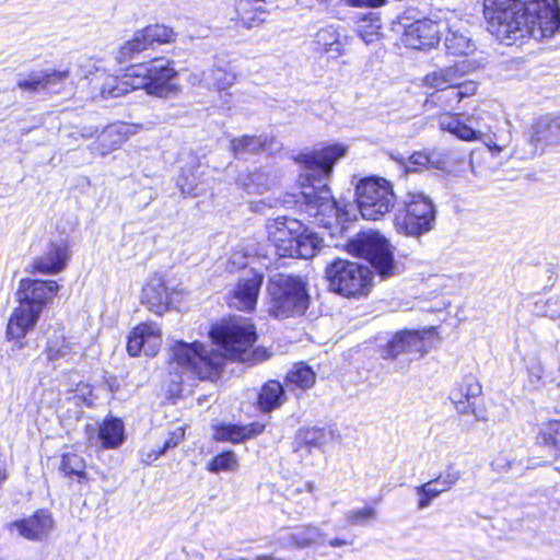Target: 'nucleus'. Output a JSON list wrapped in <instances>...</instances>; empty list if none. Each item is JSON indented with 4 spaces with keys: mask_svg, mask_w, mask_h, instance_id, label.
I'll list each match as a JSON object with an SVG mask.
<instances>
[{
    "mask_svg": "<svg viewBox=\"0 0 560 560\" xmlns=\"http://www.w3.org/2000/svg\"><path fill=\"white\" fill-rule=\"evenodd\" d=\"M262 282L264 275L261 272L255 269L246 270L231 291L230 305L240 311H254Z\"/></svg>",
    "mask_w": 560,
    "mask_h": 560,
    "instance_id": "11",
    "label": "nucleus"
},
{
    "mask_svg": "<svg viewBox=\"0 0 560 560\" xmlns=\"http://www.w3.org/2000/svg\"><path fill=\"white\" fill-rule=\"evenodd\" d=\"M184 436H185V428L184 427L176 428L173 432H171L170 436L167 438V440L164 443L163 448L166 451L170 447L177 446L184 440Z\"/></svg>",
    "mask_w": 560,
    "mask_h": 560,
    "instance_id": "57",
    "label": "nucleus"
},
{
    "mask_svg": "<svg viewBox=\"0 0 560 560\" xmlns=\"http://www.w3.org/2000/svg\"><path fill=\"white\" fill-rule=\"evenodd\" d=\"M235 21L245 28H253L261 25L267 18L264 3L250 0H235Z\"/></svg>",
    "mask_w": 560,
    "mask_h": 560,
    "instance_id": "28",
    "label": "nucleus"
},
{
    "mask_svg": "<svg viewBox=\"0 0 560 560\" xmlns=\"http://www.w3.org/2000/svg\"><path fill=\"white\" fill-rule=\"evenodd\" d=\"M463 77L464 72L458 65L436 68L422 78L421 85L439 94V92H444L448 88L456 85L457 81L463 79Z\"/></svg>",
    "mask_w": 560,
    "mask_h": 560,
    "instance_id": "27",
    "label": "nucleus"
},
{
    "mask_svg": "<svg viewBox=\"0 0 560 560\" xmlns=\"http://www.w3.org/2000/svg\"><path fill=\"white\" fill-rule=\"evenodd\" d=\"M359 36L366 44H372L381 37V23L377 18L364 19L358 28Z\"/></svg>",
    "mask_w": 560,
    "mask_h": 560,
    "instance_id": "49",
    "label": "nucleus"
},
{
    "mask_svg": "<svg viewBox=\"0 0 560 560\" xmlns=\"http://www.w3.org/2000/svg\"><path fill=\"white\" fill-rule=\"evenodd\" d=\"M238 467L235 454L231 451L217 455L208 465L211 472L234 471Z\"/></svg>",
    "mask_w": 560,
    "mask_h": 560,
    "instance_id": "48",
    "label": "nucleus"
},
{
    "mask_svg": "<svg viewBox=\"0 0 560 560\" xmlns=\"http://www.w3.org/2000/svg\"><path fill=\"white\" fill-rule=\"evenodd\" d=\"M130 77L133 78V89H143L150 95L170 97L180 92L178 72L172 61L164 58L132 66Z\"/></svg>",
    "mask_w": 560,
    "mask_h": 560,
    "instance_id": "5",
    "label": "nucleus"
},
{
    "mask_svg": "<svg viewBox=\"0 0 560 560\" xmlns=\"http://www.w3.org/2000/svg\"><path fill=\"white\" fill-rule=\"evenodd\" d=\"M59 290L60 285L55 280L23 278L20 280L16 296L18 301L37 306V310L43 312L57 296Z\"/></svg>",
    "mask_w": 560,
    "mask_h": 560,
    "instance_id": "13",
    "label": "nucleus"
},
{
    "mask_svg": "<svg viewBox=\"0 0 560 560\" xmlns=\"http://www.w3.org/2000/svg\"><path fill=\"white\" fill-rule=\"evenodd\" d=\"M430 164V158L424 152L413 153L408 161L407 171L416 172L419 167H425Z\"/></svg>",
    "mask_w": 560,
    "mask_h": 560,
    "instance_id": "55",
    "label": "nucleus"
},
{
    "mask_svg": "<svg viewBox=\"0 0 560 560\" xmlns=\"http://www.w3.org/2000/svg\"><path fill=\"white\" fill-rule=\"evenodd\" d=\"M164 452H165V450L163 447L159 448V450H151V451L142 450L140 452L141 462L144 464H151L152 462L158 459Z\"/></svg>",
    "mask_w": 560,
    "mask_h": 560,
    "instance_id": "59",
    "label": "nucleus"
},
{
    "mask_svg": "<svg viewBox=\"0 0 560 560\" xmlns=\"http://www.w3.org/2000/svg\"><path fill=\"white\" fill-rule=\"evenodd\" d=\"M266 143L267 139L261 136H242L231 141V150L236 156H243L261 151Z\"/></svg>",
    "mask_w": 560,
    "mask_h": 560,
    "instance_id": "39",
    "label": "nucleus"
},
{
    "mask_svg": "<svg viewBox=\"0 0 560 560\" xmlns=\"http://www.w3.org/2000/svg\"><path fill=\"white\" fill-rule=\"evenodd\" d=\"M264 429L265 425L260 423H252L245 427L226 424L217 428L214 438L218 441L238 443L243 440L250 439L260 434Z\"/></svg>",
    "mask_w": 560,
    "mask_h": 560,
    "instance_id": "31",
    "label": "nucleus"
},
{
    "mask_svg": "<svg viewBox=\"0 0 560 560\" xmlns=\"http://www.w3.org/2000/svg\"><path fill=\"white\" fill-rule=\"evenodd\" d=\"M162 346V331L154 323H143L136 326L128 336L127 351L131 357L143 353L154 357Z\"/></svg>",
    "mask_w": 560,
    "mask_h": 560,
    "instance_id": "15",
    "label": "nucleus"
},
{
    "mask_svg": "<svg viewBox=\"0 0 560 560\" xmlns=\"http://www.w3.org/2000/svg\"><path fill=\"white\" fill-rule=\"evenodd\" d=\"M349 7H369L377 8L385 3L386 0H342Z\"/></svg>",
    "mask_w": 560,
    "mask_h": 560,
    "instance_id": "58",
    "label": "nucleus"
},
{
    "mask_svg": "<svg viewBox=\"0 0 560 560\" xmlns=\"http://www.w3.org/2000/svg\"><path fill=\"white\" fill-rule=\"evenodd\" d=\"M486 147L488 150L492 153V155H498L499 153L503 152L506 148L505 144H499L497 142H493L492 140L485 141Z\"/></svg>",
    "mask_w": 560,
    "mask_h": 560,
    "instance_id": "61",
    "label": "nucleus"
},
{
    "mask_svg": "<svg viewBox=\"0 0 560 560\" xmlns=\"http://www.w3.org/2000/svg\"><path fill=\"white\" fill-rule=\"evenodd\" d=\"M359 211L365 220H378L390 212L396 196L389 180L380 176L360 179L355 187Z\"/></svg>",
    "mask_w": 560,
    "mask_h": 560,
    "instance_id": "6",
    "label": "nucleus"
},
{
    "mask_svg": "<svg viewBox=\"0 0 560 560\" xmlns=\"http://www.w3.org/2000/svg\"><path fill=\"white\" fill-rule=\"evenodd\" d=\"M316 375L313 370L304 364H295L287 375V382L302 389L311 388L315 383Z\"/></svg>",
    "mask_w": 560,
    "mask_h": 560,
    "instance_id": "44",
    "label": "nucleus"
},
{
    "mask_svg": "<svg viewBox=\"0 0 560 560\" xmlns=\"http://www.w3.org/2000/svg\"><path fill=\"white\" fill-rule=\"evenodd\" d=\"M69 259L68 242L65 240L51 242L43 255L34 259L32 270L45 275H56L67 267Z\"/></svg>",
    "mask_w": 560,
    "mask_h": 560,
    "instance_id": "20",
    "label": "nucleus"
},
{
    "mask_svg": "<svg viewBox=\"0 0 560 560\" xmlns=\"http://www.w3.org/2000/svg\"><path fill=\"white\" fill-rule=\"evenodd\" d=\"M42 70L33 71L25 75H20L16 85L24 91L38 92L44 91Z\"/></svg>",
    "mask_w": 560,
    "mask_h": 560,
    "instance_id": "50",
    "label": "nucleus"
},
{
    "mask_svg": "<svg viewBox=\"0 0 560 560\" xmlns=\"http://www.w3.org/2000/svg\"><path fill=\"white\" fill-rule=\"evenodd\" d=\"M453 88H457V95H459V98H462V101L466 97L475 95L477 92V84L475 82L462 81V79L458 80L457 84L454 85Z\"/></svg>",
    "mask_w": 560,
    "mask_h": 560,
    "instance_id": "56",
    "label": "nucleus"
},
{
    "mask_svg": "<svg viewBox=\"0 0 560 560\" xmlns=\"http://www.w3.org/2000/svg\"><path fill=\"white\" fill-rule=\"evenodd\" d=\"M345 545H347V541L343 539H339V538H334L329 541V546H331V547H341Z\"/></svg>",
    "mask_w": 560,
    "mask_h": 560,
    "instance_id": "63",
    "label": "nucleus"
},
{
    "mask_svg": "<svg viewBox=\"0 0 560 560\" xmlns=\"http://www.w3.org/2000/svg\"><path fill=\"white\" fill-rule=\"evenodd\" d=\"M527 13L539 20L544 27L536 35L558 34L560 32V7L558 0H520Z\"/></svg>",
    "mask_w": 560,
    "mask_h": 560,
    "instance_id": "18",
    "label": "nucleus"
},
{
    "mask_svg": "<svg viewBox=\"0 0 560 560\" xmlns=\"http://www.w3.org/2000/svg\"><path fill=\"white\" fill-rule=\"evenodd\" d=\"M346 153L345 145L331 144L301 156L305 173L301 175V191L294 195L298 198L295 202L310 222L326 229L339 224L340 210L325 180L334 164Z\"/></svg>",
    "mask_w": 560,
    "mask_h": 560,
    "instance_id": "2",
    "label": "nucleus"
},
{
    "mask_svg": "<svg viewBox=\"0 0 560 560\" xmlns=\"http://www.w3.org/2000/svg\"><path fill=\"white\" fill-rule=\"evenodd\" d=\"M335 439L334 430L329 428H306L299 431V440L307 447L323 451Z\"/></svg>",
    "mask_w": 560,
    "mask_h": 560,
    "instance_id": "33",
    "label": "nucleus"
},
{
    "mask_svg": "<svg viewBox=\"0 0 560 560\" xmlns=\"http://www.w3.org/2000/svg\"><path fill=\"white\" fill-rule=\"evenodd\" d=\"M236 78L237 74L232 68L215 66L209 71L206 80L213 89L225 91L235 83Z\"/></svg>",
    "mask_w": 560,
    "mask_h": 560,
    "instance_id": "40",
    "label": "nucleus"
},
{
    "mask_svg": "<svg viewBox=\"0 0 560 560\" xmlns=\"http://www.w3.org/2000/svg\"><path fill=\"white\" fill-rule=\"evenodd\" d=\"M97 132V129L95 127H89V128H84L81 132V137L83 139H90L92 138L94 135H96Z\"/></svg>",
    "mask_w": 560,
    "mask_h": 560,
    "instance_id": "62",
    "label": "nucleus"
},
{
    "mask_svg": "<svg viewBox=\"0 0 560 560\" xmlns=\"http://www.w3.org/2000/svg\"><path fill=\"white\" fill-rule=\"evenodd\" d=\"M198 166L199 164H196L189 170H183L177 178L176 185L184 196L197 197L205 191Z\"/></svg>",
    "mask_w": 560,
    "mask_h": 560,
    "instance_id": "37",
    "label": "nucleus"
},
{
    "mask_svg": "<svg viewBox=\"0 0 560 560\" xmlns=\"http://www.w3.org/2000/svg\"><path fill=\"white\" fill-rule=\"evenodd\" d=\"M98 438L105 448H115L125 440V427L120 419L109 418L100 425Z\"/></svg>",
    "mask_w": 560,
    "mask_h": 560,
    "instance_id": "32",
    "label": "nucleus"
},
{
    "mask_svg": "<svg viewBox=\"0 0 560 560\" xmlns=\"http://www.w3.org/2000/svg\"><path fill=\"white\" fill-rule=\"evenodd\" d=\"M7 527L11 533L16 530L25 539L43 540L51 533L54 521L48 511L39 510L30 517L9 523Z\"/></svg>",
    "mask_w": 560,
    "mask_h": 560,
    "instance_id": "19",
    "label": "nucleus"
},
{
    "mask_svg": "<svg viewBox=\"0 0 560 560\" xmlns=\"http://www.w3.org/2000/svg\"><path fill=\"white\" fill-rule=\"evenodd\" d=\"M483 15L487 30L500 42L512 45L525 37L536 40L550 38L556 34L536 35L544 24L529 15L520 0H483Z\"/></svg>",
    "mask_w": 560,
    "mask_h": 560,
    "instance_id": "3",
    "label": "nucleus"
},
{
    "mask_svg": "<svg viewBox=\"0 0 560 560\" xmlns=\"http://www.w3.org/2000/svg\"><path fill=\"white\" fill-rule=\"evenodd\" d=\"M19 305L13 310L8 327L7 335L11 339H22L36 326L42 311L37 306H31L22 301H18Z\"/></svg>",
    "mask_w": 560,
    "mask_h": 560,
    "instance_id": "21",
    "label": "nucleus"
},
{
    "mask_svg": "<svg viewBox=\"0 0 560 560\" xmlns=\"http://www.w3.org/2000/svg\"><path fill=\"white\" fill-rule=\"evenodd\" d=\"M8 479V472L5 468L0 467V488Z\"/></svg>",
    "mask_w": 560,
    "mask_h": 560,
    "instance_id": "64",
    "label": "nucleus"
},
{
    "mask_svg": "<svg viewBox=\"0 0 560 560\" xmlns=\"http://www.w3.org/2000/svg\"><path fill=\"white\" fill-rule=\"evenodd\" d=\"M537 444L550 448L553 452L560 451V420H548L540 424L536 438Z\"/></svg>",
    "mask_w": 560,
    "mask_h": 560,
    "instance_id": "38",
    "label": "nucleus"
},
{
    "mask_svg": "<svg viewBox=\"0 0 560 560\" xmlns=\"http://www.w3.org/2000/svg\"><path fill=\"white\" fill-rule=\"evenodd\" d=\"M140 126L128 122H115L108 125L91 145L93 153L102 156L118 150L131 136L136 135Z\"/></svg>",
    "mask_w": 560,
    "mask_h": 560,
    "instance_id": "17",
    "label": "nucleus"
},
{
    "mask_svg": "<svg viewBox=\"0 0 560 560\" xmlns=\"http://www.w3.org/2000/svg\"><path fill=\"white\" fill-rule=\"evenodd\" d=\"M237 182L249 195H261L269 190L273 184L272 179L262 171L242 174L238 176Z\"/></svg>",
    "mask_w": 560,
    "mask_h": 560,
    "instance_id": "36",
    "label": "nucleus"
},
{
    "mask_svg": "<svg viewBox=\"0 0 560 560\" xmlns=\"http://www.w3.org/2000/svg\"><path fill=\"white\" fill-rule=\"evenodd\" d=\"M460 470L451 465L434 478V480L447 491L460 479Z\"/></svg>",
    "mask_w": 560,
    "mask_h": 560,
    "instance_id": "54",
    "label": "nucleus"
},
{
    "mask_svg": "<svg viewBox=\"0 0 560 560\" xmlns=\"http://www.w3.org/2000/svg\"><path fill=\"white\" fill-rule=\"evenodd\" d=\"M303 230L301 220L278 217L267 223L269 240L273 243L280 257H287L290 245L295 243L296 236Z\"/></svg>",
    "mask_w": 560,
    "mask_h": 560,
    "instance_id": "16",
    "label": "nucleus"
},
{
    "mask_svg": "<svg viewBox=\"0 0 560 560\" xmlns=\"http://www.w3.org/2000/svg\"><path fill=\"white\" fill-rule=\"evenodd\" d=\"M439 127L441 130L447 131L463 141L480 140L483 135L481 131L475 130L463 122L458 114L445 113L440 115Z\"/></svg>",
    "mask_w": 560,
    "mask_h": 560,
    "instance_id": "30",
    "label": "nucleus"
},
{
    "mask_svg": "<svg viewBox=\"0 0 560 560\" xmlns=\"http://www.w3.org/2000/svg\"><path fill=\"white\" fill-rule=\"evenodd\" d=\"M323 238L308 231L304 225L296 236L295 243L290 245L287 257L308 259L316 255L322 246Z\"/></svg>",
    "mask_w": 560,
    "mask_h": 560,
    "instance_id": "29",
    "label": "nucleus"
},
{
    "mask_svg": "<svg viewBox=\"0 0 560 560\" xmlns=\"http://www.w3.org/2000/svg\"><path fill=\"white\" fill-rule=\"evenodd\" d=\"M443 26V14L436 20L415 21L405 28L402 40L407 47L413 49H431L439 44Z\"/></svg>",
    "mask_w": 560,
    "mask_h": 560,
    "instance_id": "10",
    "label": "nucleus"
},
{
    "mask_svg": "<svg viewBox=\"0 0 560 560\" xmlns=\"http://www.w3.org/2000/svg\"><path fill=\"white\" fill-rule=\"evenodd\" d=\"M530 142L538 144H560V116L546 115L536 119L530 128Z\"/></svg>",
    "mask_w": 560,
    "mask_h": 560,
    "instance_id": "26",
    "label": "nucleus"
},
{
    "mask_svg": "<svg viewBox=\"0 0 560 560\" xmlns=\"http://www.w3.org/2000/svg\"><path fill=\"white\" fill-rule=\"evenodd\" d=\"M71 353H77V349L67 338L60 334L49 338L46 347V355L50 361L66 358Z\"/></svg>",
    "mask_w": 560,
    "mask_h": 560,
    "instance_id": "42",
    "label": "nucleus"
},
{
    "mask_svg": "<svg viewBox=\"0 0 560 560\" xmlns=\"http://www.w3.org/2000/svg\"><path fill=\"white\" fill-rule=\"evenodd\" d=\"M350 37L341 32L339 26L328 25L319 28L315 34L316 45L330 58L346 55V47Z\"/></svg>",
    "mask_w": 560,
    "mask_h": 560,
    "instance_id": "25",
    "label": "nucleus"
},
{
    "mask_svg": "<svg viewBox=\"0 0 560 560\" xmlns=\"http://www.w3.org/2000/svg\"><path fill=\"white\" fill-rule=\"evenodd\" d=\"M457 88H448L442 94L432 93L425 101V105L430 103L441 104L444 107H452L454 104H458L462 102L459 95H457Z\"/></svg>",
    "mask_w": 560,
    "mask_h": 560,
    "instance_id": "51",
    "label": "nucleus"
},
{
    "mask_svg": "<svg viewBox=\"0 0 560 560\" xmlns=\"http://www.w3.org/2000/svg\"><path fill=\"white\" fill-rule=\"evenodd\" d=\"M268 312L276 318L302 315L308 307V295L301 278L276 273L267 283Z\"/></svg>",
    "mask_w": 560,
    "mask_h": 560,
    "instance_id": "4",
    "label": "nucleus"
},
{
    "mask_svg": "<svg viewBox=\"0 0 560 560\" xmlns=\"http://www.w3.org/2000/svg\"><path fill=\"white\" fill-rule=\"evenodd\" d=\"M329 288L343 296L366 295L372 287L371 271L358 262L336 259L326 267Z\"/></svg>",
    "mask_w": 560,
    "mask_h": 560,
    "instance_id": "8",
    "label": "nucleus"
},
{
    "mask_svg": "<svg viewBox=\"0 0 560 560\" xmlns=\"http://www.w3.org/2000/svg\"><path fill=\"white\" fill-rule=\"evenodd\" d=\"M481 393V386L472 375L463 377L450 392V399L458 413H474V399Z\"/></svg>",
    "mask_w": 560,
    "mask_h": 560,
    "instance_id": "23",
    "label": "nucleus"
},
{
    "mask_svg": "<svg viewBox=\"0 0 560 560\" xmlns=\"http://www.w3.org/2000/svg\"><path fill=\"white\" fill-rule=\"evenodd\" d=\"M142 32L150 46L153 44H168L175 39L174 31L165 25H149Z\"/></svg>",
    "mask_w": 560,
    "mask_h": 560,
    "instance_id": "45",
    "label": "nucleus"
},
{
    "mask_svg": "<svg viewBox=\"0 0 560 560\" xmlns=\"http://www.w3.org/2000/svg\"><path fill=\"white\" fill-rule=\"evenodd\" d=\"M150 47L142 30L135 32L133 36L128 39L120 48L117 55L119 62L130 60L137 54L147 50Z\"/></svg>",
    "mask_w": 560,
    "mask_h": 560,
    "instance_id": "41",
    "label": "nucleus"
},
{
    "mask_svg": "<svg viewBox=\"0 0 560 560\" xmlns=\"http://www.w3.org/2000/svg\"><path fill=\"white\" fill-rule=\"evenodd\" d=\"M176 293L167 279L162 273H151L141 293V303L158 315H162L168 310L173 295Z\"/></svg>",
    "mask_w": 560,
    "mask_h": 560,
    "instance_id": "12",
    "label": "nucleus"
},
{
    "mask_svg": "<svg viewBox=\"0 0 560 560\" xmlns=\"http://www.w3.org/2000/svg\"><path fill=\"white\" fill-rule=\"evenodd\" d=\"M417 495L419 497L417 502L418 510H424L431 505L433 500L438 499L446 490L440 486L434 479L429 480L415 488Z\"/></svg>",
    "mask_w": 560,
    "mask_h": 560,
    "instance_id": "43",
    "label": "nucleus"
},
{
    "mask_svg": "<svg viewBox=\"0 0 560 560\" xmlns=\"http://www.w3.org/2000/svg\"><path fill=\"white\" fill-rule=\"evenodd\" d=\"M252 253L244 246L235 247L226 261V269L231 272L246 267L248 257Z\"/></svg>",
    "mask_w": 560,
    "mask_h": 560,
    "instance_id": "52",
    "label": "nucleus"
},
{
    "mask_svg": "<svg viewBox=\"0 0 560 560\" xmlns=\"http://www.w3.org/2000/svg\"><path fill=\"white\" fill-rule=\"evenodd\" d=\"M349 250L366 259L383 278L395 276L398 268L389 242L376 231L358 234L348 244Z\"/></svg>",
    "mask_w": 560,
    "mask_h": 560,
    "instance_id": "9",
    "label": "nucleus"
},
{
    "mask_svg": "<svg viewBox=\"0 0 560 560\" xmlns=\"http://www.w3.org/2000/svg\"><path fill=\"white\" fill-rule=\"evenodd\" d=\"M43 85L45 91L54 90L69 78L68 70H42Z\"/></svg>",
    "mask_w": 560,
    "mask_h": 560,
    "instance_id": "53",
    "label": "nucleus"
},
{
    "mask_svg": "<svg viewBox=\"0 0 560 560\" xmlns=\"http://www.w3.org/2000/svg\"><path fill=\"white\" fill-rule=\"evenodd\" d=\"M428 331H401L396 334L388 343V355L396 358L400 354H409L412 358H421L427 353L424 335Z\"/></svg>",
    "mask_w": 560,
    "mask_h": 560,
    "instance_id": "22",
    "label": "nucleus"
},
{
    "mask_svg": "<svg viewBox=\"0 0 560 560\" xmlns=\"http://www.w3.org/2000/svg\"><path fill=\"white\" fill-rule=\"evenodd\" d=\"M377 517L376 509L372 506H363L360 509L350 510L346 513L345 518L347 525H366Z\"/></svg>",
    "mask_w": 560,
    "mask_h": 560,
    "instance_id": "47",
    "label": "nucleus"
},
{
    "mask_svg": "<svg viewBox=\"0 0 560 560\" xmlns=\"http://www.w3.org/2000/svg\"><path fill=\"white\" fill-rule=\"evenodd\" d=\"M316 490L314 481H305L302 486L294 488L292 494H300L302 492L314 493Z\"/></svg>",
    "mask_w": 560,
    "mask_h": 560,
    "instance_id": "60",
    "label": "nucleus"
},
{
    "mask_svg": "<svg viewBox=\"0 0 560 560\" xmlns=\"http://www.w3.org/2000/svg\"><path fill=\"white\" fill-rule=\"evenodd\" d=\"M213 342L223 353L208 350L198 341H176L172 347V358L184 372L199 380H215L220 376L226 358L254 364L264 360L262 353L250 351L257 339L256 328L248 318L233 317L215 325L210 330Z\"/></svg>",
    "mask_w": 560,
    "mask_h": 560,
    "instance_id": "1",
    "label": "nucleus"
},
{
    "mask_svg": "<svg viewBox=\"0 0 560 560\" xmlns=\"http://www.w3.org/2000/svg\"><path fill=\"white\" fill-rule=\"evenodd\" d=\"M133 89V78L130 77V69L122 77L105 75L101 86L103 98L119 97Z\"/></svg>",
    "mask_w": 560,
    "mask_h": 560,
    "instance_id": "34",
    "label": "nucleus"
},
{
    "mask_svg": "<svg viewBox=\"0 0 560 560\" xmlns=\"http://www.w3.org/2000/svg\"><path fill=\"white\" fill-rule=\"evenodd\" d=\"M85 464L81 456L78 454H65L61 459L60 469L66 476L82 478L85 476L84 472Z\"/></svg>",
    "mask_w": 560,
    "mask_h": 560,
    "instance_id": "46",
    "label": "nucleus"
},
{
    "mask_svg": "<svg viewBox=\"0 0 560 560\" xmlns=\"http://www.w3.org/2000/svg\"><path fill=\"white\" fill-rule=\"evenodd\" d=\"M284 400L282 385L277 381H269L259 392L258 406L262 411H269L281 406Z\"/></svg>",
    "mask_w": 560,
    "mask_h": 560,
    "instance_id": "35",
    "label": "nucleus"
},
{
    "mask_svg": "<svg viewBox=\"0 0 560 560\" xmlns=\"http://www.w3.org/2000/svg\"><path fill=\"white\" fill-rule=\"evenodd\" d=\"M325 535L316 526L305 525L280 533L278 542L284 548L304 549L313 545L324 544Z\"/></svg>",
    "mask_w": 560,
    "mask_h": 560,
    "instance_id": "24",
    "label": "nucleus"
},
{
    "mask_svg": "<svg viewBox=\"0 0 560 560\" xmlns=\"http://www.w3.org/2000/svg\"><path fill=\"white\" fill-rule=\"evenodd\" d=\"M404 212L395 215V229L408 236H420L434 229L435 208L422 192H408L404 199Z\"/></svg>",
    "mask_w": 560,
    "mask_h": 560,
    "instance_id": "7",
    "label": "nucleus"
},
{
    "mask_svg": "<svg viewBox=\"0 0 560 560\" xmlns=\"http://www.w3.org/2000/svg\"><path fill=\"white\" fill-rule=\"evenodd\" d=\"M443 31H446L445 47L450 55L467 56L475 50V44L468 36L466 21L453 11L443 12Z\"/></svg>",
    "mask_w": 560,
    "mask_h": 560,
    "instance_id": "14",
    "label": "nucleus"
}]
</instances>
